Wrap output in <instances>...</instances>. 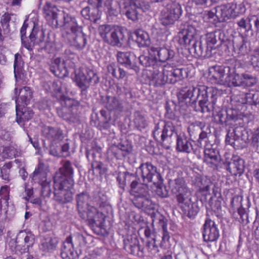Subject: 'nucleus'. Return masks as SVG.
I'll list each match as a JSON object with an SVG mask.
<instances>
[{
  "instance_id": "14",
  "label": "nucleus",
  "mask_w": 259,
  "mask_h": 259,
  "mask_svg": "<svg viewBox=\"0 0 259 259\" xmlns=\"http://www.w3.org/2000/svg\"><path fill=\"white\" fill-rule=\"evenodd\" d=\"M229 67L215 66L210 70L208 78L212 83L225 85L227 72H229Z\"/></svg>"
},
{
  "instance_id": "12",
  "label": "nucleus",
  "mask_w": 259,
  "mask_h": 259,
  "mask_svg": "<svg viewBox=\"0 0 259 259\" xmlns=\"http://www.w3.org/2000/svg\"><path fill=\"white\" fill-rule=\"evenodd\" d=\"M33 180H39L41 186V195L48 196L51 193V188L49 182L47 179V169L43 163L39 162L32 174Z\"/></svg>"
},
{
  "instance_id": "25",
  "label": "nucleus",
  "mask_w": 259,
  "mask_h": 259,
  "mask_svg": "<svg viewBox=\"0 0 259 259\" xmlns=\"http://www.w3.org/2000/svg\"><path fill=\"white\" fill-rule=\"evenodd\" d=\"M166 77H167V83H175L183 78V69L174 68L170 65H165Z\"/></svg>"
},
{
  "instance_id": "5",
  "label": "nucleus",
  "mask_w": 259,
  "mask_h": 259,
  "mask_svg": "<svg viewBox=\"0 0 259 259\" xmlns=\"http://www.w3.org/2000/svg\"><path fill=\"white\" fill-rule=\"evenodd\" d=\"M131 194L135 197L134 203L139 208H147L151 203L148 198V187L147 185L133 181L131 184Z\"/></svg>"
},
{
  "instance_id": "20",
  "label": "nucleus",
  "mask_w": 259,
  "mask_h": 259,
  "mask_svg": "<svg viewBox=\"0 0 259 259\" xmlns=\"http://www.w3.org/2000/svg\"><path fill=\"white\" fill-rule=\"evenodd\" d=\"M94 204V203H93ZM100 206L99 203H96L91 207L90 209L85 212L88 219L91 221L93 224L99 227H102L105 222V216L103 213L99 211L96 207Z\"/></svg>"
},
{
  "instance_id": "3",
  "label": "nucleus",
  "mask_w": 259,
  "mask_h": 259,
  "mask_svg": "<svg viewBox=\"0 0 259 259\" xmlns=\"http://www.w3.org/2000/svg\"><path fill=\"white\" fill-rule=\"evenodd\" d=\"M66 27L68 30L66 35L68 43L77 49L84 48L87 39L74 17L70 16L66 17Z\"/></svg>"
},
{
  "instance_id": "28",
  "label": "nucleus",
  "mask_w": 259,
  "mask_h": 259,
  "mask_svg": "<svg viewBox=\"0 0 259 259\" xmlns=\"http://www.w3.org/2000/svg\"><path fill=\"white\" fill-rule=\"evenodd\" d=\"M105 103V107L110 111L121 112L123 109L122 101L115 97H107Z\"/></svg>"
},
{
  "instance_id": "1",
  "label": "nucleus",
  "mask_w": 259,
  "mask_h": 259,
  "mask_svg": "<svg viewBox=\"0 0 259 259\" xmlns=\"http://www.w3.org/2000/svg\"><path fill=\"white\" fill-rule=\"evenodd\" d=\"M221 92L213 87L199 85L182 89L178 94L180 102H187L191 100L195 101L199 99V105L202 113H209L213 111L214 106Z\"/></svg>"
},
{
  "instance_id": "41",
  "label": "nucleus",
  "mask_w": 259,
  "mask_h": 259,
  "mask_svg": "<svg viewBox=\"0 0 259 259\" xmlns=\"http://www.w3.org/2000/svg\"><path fill=\"white\" fill-rule=\"evenodd\" d=\"M37 34V30L35 29L34 25L32 29V31L29 36V39L26 37L21 39L22 42L25 48L28 50L32 49L36 39V35Z\"/></svg>"
},
{
  "instance_id": "19",
  "label": "nucleus",
  "mask_w": 259,
  "mask_h": 259,
  "mask_svg": "<svg viewBox=\"0 0 259 259\" xmlns=\"http://www.w3.org/2000/svg\"><path fill=\"white\" fill-rule=\"evenodd\" d=\"M96 204L97 200L90 201V196L88 193L86 192H83L77 195V208L79 213L80 214V216L85 218L84 213H85L91 206L94 205V204Z\"/></svg>"
},
{
  "instance_id": "18",
  "label": "nucleus",
  "mask_w": 259,
  "mask_h": 259,
  "mask_svg": "<svg viewBox=\"0 0 259 259\" xmlns=\"http://www.w3.org/2000/svg\"><path fill=\"white\" fill-rule=\"evenodd\" d=\"M175 52L165 47H159L154 45L151 47L149 50V55L154 56L155 61L165 62L173 58L175 56Z\"/></svg>"
},
{
  "instance_id": "9",
  "label": "nucleus",
  "mask_w": 259,
  "mask_h": 259,
  "mask_svg": "<svg viewBox=\"0 0 259 259\" xmlns=\"http://www.w3.org/2000/svg\"><path fill=\"white\" fill-rule=\"evenodd\" d=\"M75 80L77 85L82 90L88 89L91 83L96 84L99 81V78L92 70L87 68L75 71Z\"/></svg>"
},
{
  "instance_id": "6",
  "label": "nucleus",
  "mask_w": 259,
  "mask_h": 259,
  "mask_svg": "<svg viewBox=\"0 0 259 259\" xmlns=\"http://www.w3.org/2000/svg\"><path fill=\"white\" fill-rule=\"evenodd\" d=\"M182 13V7L179 3H169L161 13L160 20L161 24L164 26L174 24L180 18Z\"/></svg>"
},
{
  "instance_id": "53",
  "label": "nucleus",
  "mask_w": 259,
  "mask_h": 259,
  "mask_svg": "<svg viewBox=\"0 0 259 259\" xmlns=\"http://www.w3.org/2000/svg\"><path fill=\"white\" fill-rule=\"evenodd\" d=\"M247 21H249V28L248 30L250 29L252 27V25L250 24L251 21H253L254 22V26L257 31H259V16H251L247 18Z\"/></svg>"
},
{
  "instance_id": "51",
  "label": "nucleus",
  "mask_w": 259,
  "mask_h": 259,
  "mask_svg": "<svg viewBox=\"0 0 259 259\" xmlns=\"http://www.w3.org/2000/svg\"><path fill=\"white\" fill-rule=\"evenodd\" d=\"M12 164L11 162L6 163L1 168L2 177L4 180H9V174L10 169L12 167Z\"/></svg>"
},
{
  "instance_id": "27",
  "label": "nucleus",
  "mask_w": 259,
  "mask_h": 259,
  "mask_svg": "<svg viewBox=\"0 0 259 259\" xmlns=\"http://www.w3.org/2000/svg\"><path fill=\"white\" fill-rule=\"evenodd\" d=\"M177 150L180 152L190 153L193 150L191 142L184 134L177 135Z\"/></svg>"
},
{
  "instance_id": "49",
  "label": "nucleus",
  "mask_w": 259,
  "mask_h": 259,
  "mask_svg": "<svg viewBox=\"0 0 259 259\" xmlns=\"http://www.w3.org/2000/svg\"><path fill=\"white\" fill-rule=\"evenodd\" d=\"M150 58L149 56L141 55L139 57V60L141 65L145 67L150 66L153 65L155 62V59L154 56Z\"/></svg>"
},
{
  "instance_id": "15",
  "label": "nucleus",
  "mask_w": 259,
  "mask_h": 259,
  "mask_svg": "<svg viewBox=\"0 0 259 259\" xmlns=\"http://www.w3.org/2000/svg\"><path fill=\"white\" fill-rule=\"evenodd\" d=\"M203 237L206 242L216 241L220 236L219 230L215 223L209 218L205 219L203 225Z\"/></svg>"
},
{
  "instance_id": "46",
  "label": "nucleus",
  "mask_w": 259,
  "mask_h": 259,
  "mask_svg": "<svg viewBox=\"0 0 259 259\" xmlns=\"http://www.w3.org/2000/svg\"><path fill=\"white\" fill-rule=\"evenodd\" d=\"M11 20V15L5 13L1 17V23L3 27V33L4 35L8 34L10 31L9 22Z\"/></svg>"
},
{
  "instance_id": "42",
  "label": "nucleus",
  "mask_w": 259,
  "mask_h": 259,
  "mask_svg": "<svg viewBox=\"0 0 259 259\" xmlns=\"http://www.w3.org/2000/svg\"><path fill=\"white\" fill-rule=\"evenodd\" d=\"M197 185L201 192H206V194H210V190L211 187L212 186V183L209 179L205 177H202L199 179Z\"/></svg>"
},
{
  "instance_id": "39",
  "label": "nucleus",
  "mask_w": 259,
  "mask_h": 259,
  "mask_svg": "<svg viewBox=\"0 0 259 259\" xmlns=\"http://www.w3.org/2000/svg\"><path fill=\"white\" fill-rule=\"evenodd\" d=\"M241 74L239 75L235 72L232 73L227 72L226 82L225 85L230 86H241Z\"/></svg>"
},
{
  "instance_id": "23",
  "label": "nucleus",
  "mask_w": 259,
  "mask_h": 259,
  "mask_svg": "<svg viewBox=\"0 0 259 259\" xmlns=\"http://www.w3.org/2000/svg\"><path fill=\"white\" fill-rule=\"evenodd\" d=\"M167 77H166L165 67H159L154 68L151 75V84L156 87H160L167 83Z\"/></svg>"
},
{
  "instance_id": "43",
  "label": "nucleus",
  "mask_w": 259,
  "mask_h": 259,
  "mask_svg": "<svg viewBox=\"0 0 259 259\" xmlns=\"http://www.w3.org/2000/svg\"><path fill=\"white\" fill-rule=\"evenodd\" d=\"M117 4H113L111 0H107L104 4V10L110 16H116L118 14Z\"/></svg>"
},
{
  "instance_id": "36",
  "label": "nucleus",
  "mask_w": 259,
  "mask_h": 259,
  "mask_svg": "<svg viewBox=\"0 0 259 259\" xmlns=\"http://www.w3.org/2000/svg\"><path fill=\"white\" fill-rule=\"evenodd\" d=\"M44 17L47 20L57 18V8L51 3L47 2L43 8Z\"/></svg>"
},
{
  "instance_id": "52",
  "label": "nucleus",
  "mask_w": 259,
  "mask_h": 259,
  "mask_svg": "<svg viewBox=\"0 0 259 259\" xmlns=\"http://www.w3.org/2000/svg\"><path fill=\"white\" fill-rule=\"evenodd\" d=\"M118 145L124 157L126 156L132 151L131 145L127 143H120Z\"/></svg>"
},
{
  "instance_id": "63",
  "label": "nucleus",
  "mask_w": 259,
  "mask_h": 259,
  "mask_svg": "<svg viewBox=\"0 0 259 259\" xmlns=\"http://www.w3.org/2000/svg\"><path fill=\"white\" fill-rule=\"evenodd\" d=\"M252 142L254 144H256L259 143V127L252 136Z\"/></svg>"
},
{
  "instance_id": "60",
  "label": "nucleus",
  "mask_w": 259,
  "mask_h": 259,
  "mask_svg": "<svg viewBox=\"0 0 259 259\" xmlns=\"http://www.w3.org/2000/svg\"><path fill=\"white\" fill-rule=\"evenodd\" d=\"M257 53V56H254L251 59V63L254 67L259 68V54Z\"/></svg>"
},
{
  "instance_id": "56",
  "label": "nucleus",
  "mask_w": 259,
  "mask_h": 259,
  "mask_svg": "<svg viewBox=\"0 0 259 259\" xmlns=\"http://www.w3.org/2000/svg\"><path fill=\"white\" fill-rule=\"evenodd\" d=\"M207 16L209 19L213 18L215 16L218 20L220 21V17L219 16L218 6L207 12Z\"/></svg>"
},
{
  "instance_id": "7",
  "label": "nucleus",
  "mask_w": 259,
  "mask_h": 259,
  "mask_svg": "<svg viewBox=\"0 0 259 259\" xmlns=\"http://www.w3.org/2000/svg\"><path fill=\"white\" fill-rule=\"evenodd\" d=\"M99 32L103 40L113 46H121L124 39L122 31L108 25H103L99 27Z\"/></svg>"
},
{
  "instance_id": "54",
  "label": "nucleus",
  "mask_w": 259,
  "mask_h": 259,
  "mask_svg": "<svg viewBox=\"0 0 259 259\" xmlns=\"http://www.w3.org/2000/svg\"><path fill=\"white\" fill-rule=\"evenodd\" d=\"M226 115L228 121L230 120L235 121L238 119L236 110L229 109L226 111Z\"/></svg>"
},
{
  "instance_id": "31",
  "label": "nucleus",
  "mask_w": 259,
  "mask_h": 259,
  "mask_svg": "<svg viewBox=\"0 0 259 259\" xmlns=\"http://www.w3.org/2000/svg\"><path fill=\"white\" fill-rule=\"evenodd\" d=\"M23 65L24 62L22 59L21 55L18 53L16 54L15 55L14 69L15 77L17 82L21 79L24 76Z\"/></svg>"
},
{
  "instance_id": "8",
  "label": "nucleus",
  "mask_w": 259,
  "mask_h": 259,
  "mask_svg": "<svg viewBox=\"0 0 259 259\" xmlns=\"http://www.w3.org/2000/svg\"><path fill=\"white\" fill-rule=\"evenodd\" d=\"M175 132V126L171 122H161L156 124L153 131L154 138L159 143L163 144L166 148H169L168 145H165L164 142H170L171 137Z\"/></svg>"
},
{
  "instance_id": "61",
  "label": "nucleus",
  "mask_w": 259,
  "mask_h": 259,
  "mask_svg": "<svg viewBox=\"0 0 259 259\" xmlns=\"http://www.w3.org/2000/svg\"><path fill=\"white\" fill-rule=\"evenodd\" d=\"M159 225L162 228V230H165L167 229V225L166 220L163 217H161L159 220Z\"/></svg>"
},
{
  "instance_id": "35",
  "label": "nucleus",
  "mask_w": 259,
  "mask_h": 259,
  "mask_svg": "<svg viewBox=\"0 0 259 259\" xmlns=\"http://www.w3.org/2000/svg\"><path fill=\"white\" fill-rule=\"evenodd\" d=\"M137 36L136 41L140 47L148 46L150 44V39L149 34L146 31L139 29L135 31Z\"/></svg>"
},
{
  "instance_id": "64",
  "label": "nucleus",
  "mask_w": 259,
  "mask_h": 259,
  "mask_svg": "<svg viewBox=\"0 0 259 259\" xmlns=\"http://www.w3.org/2000/svg\"><path fill=\"white\" fill-rule=\"evenodd\" d=\"M27 26L28 25L26 24V21H25L20 30L21 39L26 37V31Z\"/></svg>"
},
{
  "instance_id": "17",
  "label": "nucleus",
  "mask_w": 259,
  "mask_h": 259,
  "mask_svg": "<svg viewBox=\"0 0 259 259\" xmlns=\"http://www.w3.org/2000/svg\"><path fill=\"white\" fill-rule=\"evenodd\" d=\"M125 9V15L128 19L136 22L141 18L143 10L140 0H129Z\"/></svg>"
},
{
  "instance_id": "30",
  "label": "nucleus",
  "mask_w": 259,
  "mask_h": 259,
  "mask_svg": "<svg viewBox=\"0 0 259 259\" xmlns=\"http://www.w3.org/2000/svg\"><path fill=\"white\" fill-rule=\"evenodd\" d=\"M133 122L136 127L141 130L148 125V117L144 113L136 111L133 114Z\"/></svg>"
},
{
  "instance_id": "11",
  "label": "nucleus",
  "mask_w": 259,
  "mask_h": 259,
  "mask_svg": "<svg viewBox=\"0 0 259 259\" xmlns=\"http://www.w3.org/2000/svg\"><path fill=\"white\" fill-rule=\"evenodd\" d=\"M170 191L176 196L178 202L188 200L191 196V192L187 186L185 181L182 178H177L169 182Z\"/></svg>"
},
{
  "instance_id": "40",
  "label": "nucleus",
  "mask_w": 259,
  "mask_h": 259,
  "mask_svg": "<svg viewBox=\"0 0 259 259\" xmlns=\"http://www.w3.org/2000/svg\"><path fill=\"white\" fill-rule=\"evenodd\" d=\"M204 161L210 163H214L218 161V152L211 148H206L204 151Z\"/></svg>"
},
{
  "instance_id": "38",
  "label": "nucleus",
  "mask_w": 259,
  "mask_h": 259,
  "mask_svg": "<svg viewBox=\"0 0 259 259\" xmlns=\"http://www.w3.org/2000/svg\"><path fill=\"white\" fill-rule=\"evenodd\" d=\"M107 69L108 72L117 79H122L126 75L125 71L123 69L118 68L114 63L108 64Z\"/></svg>"
},
{
  "instance_id": "37",
  "label": "nucleus",
  "mask_w": 259,
  "mask_h": 259,
  "mask_svg": "<svg viewBox=\"0 0 259 259\" xmlns=\"http://www.w3.org/2000/svg\"><path fill=\"white\" fill-rule=\"evenodd\" d=\"M58 243L57 238L49 237L42 240L40 247L44 251L50 252L56 248Z\"/></svg>"
},
{
  "instance_id": "29",
  "label": "nucleus",
  "mask_w": 259,
  "mask_h": 259,
  "mask_svg": "<svg viewBox=\"0 0 259 259\" xmlns=\"http://www.w3.org/2000/svg\"><path fill=\"white\" fill-rule=\"evenodd\" d=\"M243 161L240 158H237L233 162L229 163L226 169L232 175L237 176L241 175L244 170Z\"/></svg>"
},
{
  "instance_id": "24",
  "label": "nucleus",
  "mask_w": 259,
  "mask_h": 259,
  "mask_svg": "<svg viewBox=\"0 0 259 259\" xmlns=\"http://www.w3.org/2000/svg\"><path fill=\"white\" fill-rule=\"evenodd\" d=\"M118 62L128 69H134L136 66V57L129 52H118L116 55Z\"/></svg>"
},
{
  "instance_id": "32",
  "label": "nucleus",
  "mask_w": 259,
  "mask_h": 259,
  "mask_svg": "<svg viewBox=\"0 0 259 259\" xmlns=\"http://www.w3.org/2000/svg\"><path fill=\"white\" fill-rule=\"evenodd\" d=\"M66 174L67 172L70 174L68 179H66V187H67L68 190L67 192L66 189V195H68L69 198H71V195L74 193L73 186L74 184V180L73 179V169L70 166V163L66 161Z\"/></svg>"
},
{
  "instance_id": "58",
  "label": "nucleus",
  "mask_w": 259,
  "mask_h": 259,
  "mask_svg": "<svg viewBox=\"0 0 259 259\" xmlns=\"http://www.w3.org/2000/svg\"><path fill=\"white\" fill-rule=\"evenodd\" d=\"M237 24L240 28H243L244 29H248L249 21H248V23H247L246 20L244 18H242L239 21H238Z\"/></svg>"
},
{
  "instance_id": "55",
  "label": "nucleus",
  "mask_w": 259,
  "mask_h": 259,
  "mask_svg": "<svg viewBox=\"0 0 259 259\" xmlns=\"http://www.w3.org/2000/svg\"><path fill=\"white\" fill-rule=\"evenodd\" d=\"M220 0H193V2L197 5L202 6L203 7H207L208 2H209L210 4L213 3H217L219 2Z\"/></svg>"
},
{
  "instance_id": "13",
  "label": "nucleus",
  "mask_w": 259,
  "mask_h": 259,
  "mask_svg": "<svg viewBox=\"0 0 259 259\" xmlns=\"http://www.w3.org/2000/svg\"><path fill=\"white\" fill-rule=\"evenodd\" d=\"M65 169L60 168L54 177V195L56 201L61 202L65 197Z\"/></svg>"
},
{
  "instance_id": "22",
  "label": "nucleus",
  "mask_w": 259,
  "mask_h": 259,
  "mask_svg": "<svg viewBox=\"0 0 259 259\" xmlns=\"http://www.w3.org/2000/svg\"><path fill=\"white\" fill-rule=\"evenodd\" d=\"M16 103L17 121L19 125L23 126V122L31 119L33 116V113L31 109L25 107V105L19 104L17 103V101H16Z\"/></svg>"
},
{
  "instance_id": "21",
  "label": "nucleus",
  "mask_w": 259,
  "mask_h": 259,
  "mask_svg": "<svg viewBox=\"0 0 259 259\" xmlns=\"http://www.w3.org/2000/svg\"><path fill=\"white\" fill-rule=\"evenodd\" d=\"M42 133L51 143L52 144H58L63 139V132L50 126L44 127Z\"/></svg>"
},
{
  "instance_id": "26",
  "label": "nucleus",
  "mask_w": 259,
  "mask_h": 259,
  "mask_svg": "<svg viewBox=\"0 0 259 259\" xmlns=\"http://www.w3.org/2000/svg\"><path fill=\"white\" fill-rule=\"evenodd\" d=\"M181 204V207L183 210L188 213L189 218L195 217L199 211V207L197 202L191 201V196H189L188 200H185L183 202H179Z\"/></svg>"
},
{
  "instance_id": "33",
  "label": "nucleus",
  "mask_w": 259,
  "mask_h": 259,
  "mask_svg": "<svg viewBox=\"0 0 259 259\" xmlns=\"http://www.w3.org/2000/svg\"><path fill=\"white\" fill-rule=\"evenodd\" d=\"M124 248L129 253L138 255L140 247L139 241L136 238H131L124 241Z\"/></svg>"
},
{
  "instance_id": "62",
  "label": "nucleus",
  "mask_w": 259,
  "mask_h": 259,
  "mask_svg": "<svg viewBox=\"0 0 259 259\" xmlns=\"http://www.w3.org/2000/svg\"><path fill=\"white\" fill-rule=\"evenodd\" d=\"M8 194V187L7 186H3L1 188L0 190V196L2 195H4L3 196L4 199L6 200L7 203H8V198L7 197Z\"/></svg>"
},
{
  "instance_id": "57",
  "label": "nucleus",
  "mask_w": 259,
  "mask_h": 259,
  "mask_svg": "<svg viewBox=\"0 0 259 259\" xmlns=\"http://www.w3.org/2000/svg\"><path fill=\"white\" fill-rule=\"evenodd\" d=\"M60 62V59H57L55 60V63L57 65V70L52 71L53 72L55 75L58 76L59 77H63L65 76V73H63L62 71H60V67L59 65H58V63Z\"/></svg>"
},
{
  "instance_id": "47",
  "label": "nucleus",
  "mask_w": 259,
  "mask_h": 259,
  "mask_svg": "<svg viewBox=\"0 0 259 259\" xmlns=\"http://www.w3.org/2000/svg\"><path fill=\"white\" fill-rule=\"evenodd\" d=\"M238 128L233 129L232 132L229 130L226 138V143L227 144L230 145L234 147L235 142L237 139L239 137V135L237 133Z\"/></svg>"
},
{
  "instance_id": "44",
  "label": "nucleus",
  "mask_w": 259,
  "mask_h": 259,
  "mask_svg": "<svg viewBox=\"0 0 259 259\" xmlns=\"http://www.w3.org/2000/svg\"><path fill=\"white\" fill-rule=\"evenodd\" d=\"M58 144L59 145L56 146H55L56 144H52L50 150V154L54 156L61 157L63 155L65 144L62 141Z\"/></svg>"
},
{
  "instance_id": "50",
  "label": "nucleus",
  "mask_w": 259,
  "mask_h": 259,
  "mask_svg": "<svg viewBox=\"0 0 259 259\" xmlns=\"http://www.w3.org/2000/svg\"><path fill=\"white\" fill-rule=\"evenodd\" d=\"M108 153L113 155L117 159H121L124 157L118 145L111 146L108 150Z\"/></svg>"
},
{
  "instance_id": "45",
  "label": "nucleus",
  "mask_w": 259,
  "mask_h": 259,
  "mask_svg": "<svg viewBox=\"0 0 259 259\" xmlns=\"http://www.w3.org/2000/svg\"><path fill=\"white\" fill-rule=\"evenodd\" d=\"M205 42L206 47L208 48L210 52H212V50L215 49V45L217 42L216 35L214 32L208 33L206 35Z\"/></svg>"
},
{
  "instance_id": "59",
  "label": "nucleus",
  "mask_w": 259,
  "mask_h": 259,
  "mask_svg": "<svg viewBox=\"0 0 259 259\" xmlns=\"http://www.w3.org/2000/svg\"><path fill=\"white\" fill-rule=\"evenodd\" d=\"M218 116L219 118V120L221 123H226L228 122L227 118L226 111L223 113V112H220L218 114Z\"/></svg>"
},
{
  "instance_id": "48",
  "label": "nucleus",
  "mask_w": 259,
  "mask_h": 259,
  "mask_svg": "<svg viewBox=\"0 0 259 259\" xmlns=\"http://www.w3.org/2000/svg\"><path fill=\"white\" fill-rule=\"evenodd\" d=\"M241 86L251 87L256 83V78L250 74L243 73L241 74Z\"/></svg>"
},
{
  "instance_id": "34",
  "label": "nucleus",
  "mask_w": 259,
  "mask_h": 259,
  "mask_svg": "<svg viewBox=\"0 0 259 259\" xmlns=\"http://www.w3.org/2000/svg\"><path fill=\"white\" fill-rule=\"evenodd\" d=\"M32 93L29 87H25L19 90V98L16 101L19 104L27 105L32 98Z\"/></svg>"
},
{
  "instance_id": "4",
  "label": "nucleus",
  "mask_w": 259,
  "mask_h": 259,
  "mask_svg": "<svg viewBox=\"0 0 259 259\" xmlns=\"http://www.w3.org/2000/svg\"><path fill=\"white\" fill-rule=\"evenodd\" d=\"M246 11L245 5L242 2L235 0L233 2L218 6L219 16L220 21H226L234 18Z\"/></svg>"
},
{
  "instance_id": "2",
  "label": "nucleus",
  "mask_w": 259,
  "mask_h": 259,
  "mask_svg": "<svg viewBox=\"0 0 259 259\" xmlns=\"http://www.w3.org/2000/svg\"><path fill=\"white\" fill-rule=\"evenodd\" d=\"M196 34L195 29L192 26H189L187 28L183 29L178 34L179 43L183 46L190 45L192 43L191 49L194 50V53L199 57H210L212 52L206 47L204 49L202 41H196L194 39Z\"/></svg>"
},
{
  "instance_id": "16",
  "label": "nucleus",
  "mask_w": 259,
  "mask_h": 259,
  "mask_svg": "<svg viewBox=\"0 0 259 259\" xmlns=\"http://www.w3.org/2000/svg\"><path fill=\"white\" fill-rule=\"evenodd\" d=\"M18 236V237H24L25 245L21 247L19 245L17 244V242L13 240L10 241L9 245L13 247L15 245L14 248L16 251H19L21 253L29 252V248L32 246L35 241L34 235L30 232L23 231L19 233Z\"/></svg>"
},
{
  "instance_id": "10",
  "label": "nucleus",
  "mask_w": 259,
  "mask_h": 259,
  "mask_svg": "<svg viewBox=\"0 0 259 259\" xmlns=\"http://www.w3.org/2000/svg\"><path fill=\"white\" fill-rule=\"evenodd\" d=\"M136 173L145 183L153 182L156 184L162 181V178L156 167L149 162L141 164L137 168Z\"/></svg>"
}]
</instances>
